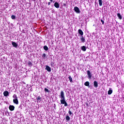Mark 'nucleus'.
<instances>
[{"mask_svg": "<svg viewBox=\"0 0 124 124\" xmlns=\"http://www.w3.org/2000/svg\"><path fill=\"white\" fill-rule=\"evenodd\" d=\"M60 98H61L60 102L61 104H64L65 107L68 106L66 101L65 100V96H64V92L63 91H61L60 95H59Z\"/></svg>", "mask_w": 124, "mask_h": 124, "instance_id": "obj_1", "label": "nucleus"}, {"mask_svg": "<svg viewBox=\"0 0 124 124\" xmlns=\"http://www.w3.org/2000/svg\"><path fill=\"white\" fill-rule=\"evenodd\" d=\"M13 98H14V103L16 105H18V104H19V101H18V97H17V95H16V94H14L13 96Z\"/></svg>", "mask_w": 124, "mask_h": 124, "instance_id": "obj_2", "label": "nucleus"}, {"mask_svg": "<svg viewBox=\"0 0 124 124\" xmlns=\"http://www.w3.org/2000/svg\"><path fill=\"white\" fill-rule=\"evenodd\" d=\"M87 75H88V78L89 79H92L93 74H92V73H91V71H90V70H88L87 71Z\"/></svg>", "mask_w": 124, "mask_h": 124, "instance_id": "obj_3", "label": "nucleus"}, {"mask_svg": "<svg viewBox=\"0 0 124 124\" xmlns=\"http://www.w3.org/2000/svg\"><path fill=\"white\" fill-rule=\"evenodd\" d=\"M74 10L77 14H79V13H80V9H79V8H78V7H75Z\"/></svg>", "mask_w": 124, "mask_h": 124, "instance_id": "obj_4", "label": "nucleus"}, {"mask_svg": "<svg viewBox=\"0 0 124 124\" xmlns=\"http://www.w3.org/2000/svg\"><path fill=\"white\" fill-rule=\"evenodd\" d=\"M3 95L4 96H9V92H8V91H5L3 92Z\"/></svg>", "mask_w": 124, "mask_h": 124, "instance_id": "obj_5", "label": "nucleus"}, {"mask_svg": "<svg viewBox=\"0 0 124 124\" xmlns=\"http://www.w3.org/2000/svg\"><path fill=\"white\" fill-rule=\"evenodd\" d=\"M9 109L10 110V111H14L15 107H14L13 105H10L9 107Z\"/></svg>", "mask_w": 124, "mask_h": 124, "instance_id": "obj_6", "label": "nucleus"}, {"mask_svg": "<svg viewBox=\"0 0 124 124\" xmlns=\"http://www.w3.org/2000/svg\"><path fill=\"white\" fill-rule=\"evenodd\" d=\"M46 70H47V71H48V72H51V67H50V66H49L48 65L46 66Z\"/></svg>", "mask_w": 124, "mask_h": 124, "instance_id": "obj_7", "label": "nucleus"}, {"mask_svg": "<svg viewBox=\"0 0 124 124\" xmlns=\"http://www.w3.org/2000/svg\"><path fill=\"white\" fill-rule=\"evenodd\" d=\"M80 40L81 42H82V43H85V42H86V39H85V37H84V36H81L80 37Z\"/></svg>", "mask_w": 124, "mask_h": 124, "instance_id": "obj_8", "label": "nucleus"}, {"mask_svg": "<svg viewBox=\"0 0 124 124\" xmlns=\"http://www.w3.org/2000/svg\"><path fill=\"white\" fill-rule=\"evenodd\" d=\"M65 120H66V122H69V121H70V117L68 115V114H67L65 116Z\"/></svg>", "mask_w": 124, "mask_h": 124, "instance_id": "obj_9", "label": "nucleus"}, {"mask_svg": "<svg viewBox=\"0 0 124 124\" xmlns=\"http://www.w3.org/2000/svg\"><path fill=\"white\" fill-rule=\"evenodd\" d=\"M54 6L56 8H60V4L58 2H56L54 3Z\"/></svg>", "mask_w": 124, "mask_h": 124, "instance_id": "obj_10", "label": "nucleus"}, {"mask_svg": "<svg viewBox=\"0 0 124 124\" xmlns=\"http://www.w3.org/2000/svg\"><path fill=\"white\" fill-rule=\"evenodd\" d=\"M12 44L13 46L15 48H17V47H18V45L17 44V43H16V42H13L12 43Z\"/></svg>", "mask_w": 124, "mask_h": 124, "instance_id": "obj_11", "label": "nucleus"}, {"mask_svg": "<svg viewBox=\"0 0 124 124\" xmlns=\"http://www.w3.org/2000/svg\"><path fill=\"white\" fill-rule=\"evenodd\" d=\"M93 86L94 88H97V87H98V82L96 81H94Z\"/></svg>", "mask_w": 124, "mask_h": 124, "instance_id": "obj_12", "label": "nucleus"}, {"mask_svg": "<svg viewBox=\"0 0 124 124\" xmlns=\"http://www.w3.org/2000/svg\"><path fill=\"white\" fill-rule=\"evenodd\" d=\"M78 33L79 34H80V35H81V36H83V35L84 34V32H83V31L81 29L78 30Z\"/></svg>", "mask_w": 124, "mask_h": 124, "instance_id": "obj_13", "label": "nucleus"}, {"mask_svg": "<svg viewBox=\"0 0 124 124\" xmlns=\"http://www.w3.org/2000/svg\"><path fill=\"white\" fill-rule=\"evenodd\" d=\"M112 93H113V90H112V88H109L108 91V94L109 95L112 94Z\"/></svg>", "mask_w": 124, "mask_h": 124, "instance_id": "obj_14", "label": "nucleus"}, {"mask_svg": "<svg viewBox=\"0 0 124 124\" xmlns=\"http://www.w3.org/2000/svg\"><path fill=\"white\" fill-rule=\"evenodd\" d=\"M81 49L82 50V51H83V52H86V46H81Z\"/></svg>", "mask_w": 124, "mask_h": 124, "instance_id": "obj_15", "label": "nucleus"}, {"mask_svg": "<svg viewBox=\"0 0 124 124\" xmlns=\"http://www.w3.org/2000/svg\"><path fill=\"white\" fill-rule=\"evenodd\" d=\"M117 16L118 17L120 20H122V19H123V17H122L121 14L120 13L117 14Z\"/></svg>", "mask_w": 124, "mask_h": 124, "instance_id": "obj_16", "label": "nucleus"}, {"mask_svg": "<svg viewBox=\"0 0 124 124\" xmlns=\"http://www.w3.org/2000/svg\"><path fill=\"white\" fill-rule=\"evenodd\" d=\"M85 86L86 87H90V82L89 81H86L84 83Z\"/></svg>", "mask_w": 124, "mask_h": 124, "instance_id": "obj_17", "label": "nucleus"}, {"mask_svg": "<svg viewBox=\"0 0 124 124\" xmlns=\"http://www.w3.org/2000/svg\"><path fill=\"white\" fill-rule=\"evenodd\" d=\"M36 100L37 102H40L41 101V98L40 96H38V97L36 98Z\"/></svg>", "mask_w": 124, "mask_h": 124, "instance_id": "obj_18", "label": "nucleus"}, {"mask_svg": "<svg viewBox=\"0 0 124 124\" xmlns=\"http://www.w3.org/2000/svg\"><path fill=\"white\" fill-rule=\"evenodd\" d=\"M28 64L30 67H31L32 66V62H31V61L28 62Z\"/></svg>", "mask_w": 124, "mask_h": 124, "instance_id": "obj_19", "label": "nucleus"}, {"mask_svg": "<svg viewBox=\"0 0 124 124\" xmlns=\"http://www.w3.org/2000/svg\"><path fill=\"white\" fill-rule=\"evenodd\" d=\"M68 79H69V80L70 83H72V82H73V81L72 80V78L71 77V76H70L68 77Z\"/></svg>", "mask_w": 124, "mask_h": 124, "instance_id": "obj_20", "label": "nucleus"}, {"mask_svg": "<svg viewBox=\"0 0 124 124\" xmlns=\"http://www.w3.org/2000/svg\"><path fill=\"white\" fill-rule=\"evenodd\" d=\"M44 49L45 51H48V46H44Z\"/></svg>", "mask_w": 124, "mask_h": 124, "instance_id": "obj_21", "label": "nucleus"}, {"mask_svg": "<svg viewBox=\"0 0 124 124\" xmlns=\"http://www.w3.org/2000/svg\"><path fill=\"white\" fill-rule=\"evenodd\" d=\"M98 1L100 6H102V0H99Z\"/></svg>", "mask_w": 124, "mask_h": 124, "instance_id": "obj_22", "label": "nucleus"}, {"mask_svg": "<svg viewBox=\"0 0 124 124\" xmlns=\"http://www.w3.org/2000/svg\"><path fill=\"white\" fill-rule=\"evenodd\" d=\"M9 114H10V113H9V112H8V111L6 110V111L5 112V115L6 116H9Z\"/></svg>", "mask_w": 124, "mask_h": 124, "instance_id": "obj_23", "label": "nucleus"}, {"mask_svg": "<svg viewBox=\"0 0 124 124\" xmlns=\"http://www.w3.org/2000/svg\"><path fill=\"white\" fill-rule=\"evenodd\" d=\"M45 93H50V91L47 88H45Z\"/></svg>", "mask_w": 124, "mask_h": 124, "instance_id": "obj_24", "label": "nucleus"}, {"mask_svg": "<svg viewBox=\"0 0 124 124\" xmlns=\"http://www.w3.org/2000/svg\"><path fill=\"white\" fill-rule=\"evenodd\" d=\"M42 57L43 59H45L46 58V54L45 53L43 54V55H42Z\"/></svg>", "mask_w": 124, "mask_h": 124, "instance_id": "obj_25", "label": "nucleus"}, {"mask_svg": "<svg viewBox=\"0 0 124 124\" xmlns=\"http://www.w3.org/2000/svg\"><path fill=\"white\" fill-rule=\"evenodd\" d=\"M68 114H69V115H70V116H71V115H72V116H73V113H72V112H71V111H70V110H69Z\"/></svg>", "mask_w": 124, "mask_h": 124, "instance_id": "obj_26", "label": "nucleus"}, {"mask_svg": "<svg viewBox=\"0 0 124 124\" xmlns=\"http://www.w3.org/2000/svg\"><path fill=\"white\" fill-rule=\"evenodd\" d=\"M11 17L12 20H14L16 18L15 16H14V15H12Z\"/></svg>", "mask_w": 124, "mask_h": 124, "instance_id": "obj_27", "label": "nucleus"}, {"mask_svg": "<svg viewBox=\"0 0 124 124\" xmlns=\"http://www.w3.org/2000/svg\"><path fill=\"white\" fill-rule=\"evenodd\" d=\"M101 22L102 25H104V21L103 20L101 19Z\"/></svg>", "mask_w": 124, "mask_h": 124, "instance_id": "obj_28", "label": "nucleus"}, {"mask_svg": "<svg viewBox=\"0 0 124 124\" xmlns=\"http://www.w3.org/2000/svg\"><path fill=\"white\" fill-rule=\"evenodd\" d=\"M50 4H51V2H48V5H50Z\"/></svg>", "mask_w": 124, "mask_h": 124, "instance_id": "obj_29", "label": "nucleus"}, {"mask_svg": "<svg viewBox=\"0 0 124 124\" xmlns=\"http://www.w3.org/2000/svg\"><path fill=\"white\" fill-rule=\"evenodd\" d=\"M49 1H50V2H53V0H49Z\"/></svg>", "mask_w": 124, "mask_h": 124, "instance_id": "obj_30", "label": "nucleus"}, {"mask_svg": "<svg viewBox=\"0 0 124 124\" xmlns=\"http://www.w3.org/2000/svg\"><path fill=\"white\" fill-rule=\"evenodd\" d=\"M63 5H65V4H63Z\"/></svg>", "mask_w": 124, "mask_h": 124, "instance_id": "obj_31", "label": "nucleus"}]
</instances>
